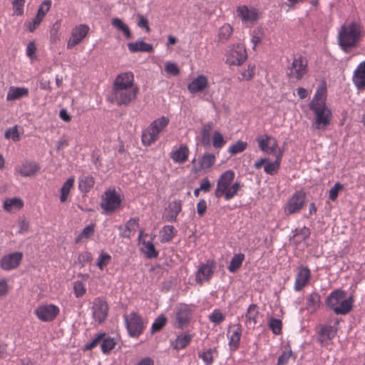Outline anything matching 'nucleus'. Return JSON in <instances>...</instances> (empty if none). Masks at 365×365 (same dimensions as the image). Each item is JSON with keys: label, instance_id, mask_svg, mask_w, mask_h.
Listing matches in <instances>:
<instances>
[{"label": "nucleus", "instance_id": "6e6552de", "mask_svg": "<svg viewBox=\"0 0 365 365\" xmlns=\"http://www.w3.org/2000/svg\"><path fill=\"white\" fill-rule=\"evenodd\" d=\"M306 203V194L302 190L296 191L283 207L284 213L291 215L300 212Z\"/></svg>", "mask_w": 365, "mask_h": 365}, {"label": "nucleus", "instance_id": "20e7f679", "mask_svg": "<svg viewBox=\"0 0 365 365\" xmlns=\"http://www.w3.org/2000/svg\"><path fill=\"white\" fill-rule=\"evenodd\" d=\"M352 297H346L345 291L338 289L331 292L326 299V304L336 314H346L352 308Z\"/></svg>", "mask_w": 365, "mask_h": 365}, {"label": "nucleus", "instance_id": "f257e3e1", "mask_svg": "<svg viewBox=\"0 0 365 365\" xmlns=\"http://www.w3.org/2000/svg\"><path fill=\"white\" fill-rule=\"evenodd\" d=\"M327 88L324 85L317 89L309 107L314 114V120L312 128L318 130H324L330 125L332 118L331 109L326 105Z\"/></svg>", "mask_w": 365, "mask_h": 365}, {"label": "nucleus", "instance_id": "49530a36", "mask_svg": "<svg viewBox=\"0 0 365 365\" xmlns=\"http://www.w3.org/2000/svg\"><path fill=\"white\" fill-rule=\"evenodd\" d=\"M111 260L112 257L108 253L104 251H101L98 258L96 259V264L98 268L102 271L111 262Z\"/></svg>", "mask_w": 365, "mask_h": 365}, {"label": "nucleus", "instance_id": "79ce46f5", "mask_svg": "<svg viewBox=\"0 0 365 365\" xmlns=\"http://www.w3.org/2000/svg\"><path fill=\"white\" fill-rule=\"evenodd\" d=\"M95 184L94 178L91 175L83 176L79 180L78 188L81 192L87 193Z\"/></svg>", "mask_w": 365, "mask_h": 365}, {"label": "nucleus", "instance_id": "13d9d810", "mask_svg": "<svg viewBox=\"0 0 365 365\" xmlns=\"http://www.w3.org/2000/svg\"><path fill=\"white\" fill-rule=\"evenodd\" d=\"M94 225L91 224L86 226L81 232V233L77 237L76 242H79L82 239H88L94 234Z\"/></svg>", "mask_w": 365, "mask_h": 365}, {"label": "nucleus", "instance_id": "c756f323", "mask_svg": "<svg viewBox=\"0 0 365 365\" xmlns=\"http://www.w3.org/2000/svg\"><path fill=\"white\" fill-rule=\"evenodd\" d=\"M192 335L190 334H182L178 335L174 340L170 341V346L176 350L185 349L191 341Z\"/></svg>", "mask_w": 365, "mask_h": 365}, {"label": "nucleus", "instance_id": "7c9ffc66", "mask_svg": "<svg viewBox=\"0 0 365 365\" xmlns=\"http://www.w3.org/2000/svg\"><path fill=\"white\" fill-rule=\"evenodd\" d=\"M128 48L131 53L139 51L150 53L153 51V45L142 40L128 43Z\"/></svg>", "mask_w": 365, "mask_h": 365}, {"label": "nucleus", "instance_id": "4c0bfd02", "mask_svg": "<svg viewBox=\"0 0 365 365\" xmlns=\"http://www.w3.org/2000/svg\"><path fill=\"white\" fill-rule=\"evenodd\" d=\"M111 24L118 31L123 32L126 38H130L132 34L128 26L119 18H113Z\"/></svg>", "mask_w": 365, "mask_h": 365}, {"label": "nucleus", "instance_id": "0eeeda50", "mask_svg": "<svg viewBox=\"0 0 365 365\" xmlns=\"http://www.w3.org/2000/svg\"><path fill=\"white\" fill-rule=\"evenodd\" d=\"M225 56V62L230 66H240L247 58L246 48L240 43L229 46L226 51Z\"/></svg>", "mask_w": 365, "mask_h": 365}, {"label": "nucleus", "instance_id": "6e6d98bb", "mask_svg": "<svg viewBox=\"0 0 365 365\" xmlns=\"http://www.w3.org/2000/svg\"><path fill=\"white\" fill-rule=\"evenodd\" d=\"M209 320L215 324H218L225 319V314L219 309H215L208 317Z\"/></svg>", "mask_w": 365, "mask_h": 365}, {"label": "nucleus", "instance_id": "e2e57ef3", "mask_svg": "<svg viewBox=\"0 0 365 365\" xmlns=\"http://www.w3.org/2000/svg\"><path fill=\"white\" fill-rule=\"evenodd\" d=\"M104 333L98 334L93 339L85 344L86 350H91L96 347L99 343H102V339L103 338Z\"/></svg>", "mask_w": 365, "mask_h": 365}, {"label": "nucleus", "instance_id": "bf43d9fd", "mask_svg": "<svg viewBox=\"0 0 365 365\" xmlns=\"http://www.w3.org/2000/svg\"><path fill=\"white\" fill-rule=\"evenodd\" d=\"M226 143L223 135L219 132L215 131L212 137V145L215 148H220Z\"/></svg>", "mask_w": 365, "mask_h": 365}, {"label": "nucleus", "instance_id": "7ed1b4c3", "mask_svg": "<svg viewBox=\"0 0 365 365\" xmlns=\"http://www.w3.org/2000/svg\"><path fill=\"white\" fill-rule=\"evenodd\" d=\"M361 26L358 23L349 22L341 26L337 41L341 48L346 53L357 46L361 38Z\"/></svg>", "mask_w": 365, "mask_h": 365}, {"label": "nucleus", "instance_id": "774afa93", "mask_svg": "<svg viewBox=\"0 0 365 365\" xmlns=\"http://www.w3.org/2000/svg\"><path fill=\"white\" fill-rule=\"evenodd\" d=\"M42 21H43V19L38 17V16H36L32 21L26 24L27 29L30 32L34 31V30L38 26V25L41 24V22Z\"/></svg>", "mask_w": 365, "mask_h": 365}, {"label": "nucleus", "instance_id": "9b49d317", "mask_svg": "<svg viewBox=\"0 0 365 365\" xmlns=\"http://www.w3.org/2000/svg\"><path fill=\"white\" fill-rule=\"evenodd\" d=\"M256 140L259 150L262 152L273 155H278L279 153L283 155V150L279 147L278 142L274 137L263 134L259 135Z\"/></svg>", "mask_w": 365, "mask_h": 365}, {"label": "nucleus", "instance_id": "4468645a", "mask_svg": "<svg viewBox=\"0 0 365 365\" xmlns=\"http://www.w3.org/2000/svg\"><path fill=\"white\" fill-rule=\"evenodd\" d=\"M23 259V253L14 252L4 255L0 259V268L4 271H11L16 269Z\"/></svg>", "mask_w": 365, "mask_h": 365}, {"label": "nucleus", "instance_id": "72a5a7b5", "mask_svg": "<svg viewBox=\"0 0 365 365\" xmlns=\"http://www.w3.org/2000/svg\"><path fill=\"white\" fill-rule=\"evenodd\" d=\"M216 348H210L200 352L198 356L203 361L205 365H212L214 359L217 356Z\"/></svg>", "mask_w": 365, "mask_h": 365}, {"label": "nucleus", "instance_id": "a19ab883", "mask_svg": "<svg viewBox=\"0 0 365 365\" xmlns=\"http://www.w3.org/2000/svg\"><path fill=\"white\" fill-rule=\"evenodd\" d=\"M320 304L319 294L316 292L312 293L307 299V309L310 312H314L319 308Z\"/></svg>", "mask_w": 365, "mask_h": 365}, {"label": "nucleus", "instance_id": "864d4df0", "mask_svg": "<svg viewBox=\"0 0 365 365\" xmlns=\"http://www.w3.org/2000/svg\"><path fill=\"white\" fill-rule=\"evenodd\" d=\"M232 33V26L228 24H225L222 26H221L219 30V34H218L219 38L221 41H226L230 37Z\"/></svg>", "mask_w": 365, "mask_h": 365}, {"label": "nucleus", "instance_id": "9d476101", "mask_svg": "<svg viewBox=\"0 0 365 365\" xmlns=\"http://www.w3.org/2000/svg\"><path fill=\"white\" fill-rule=\"evenodd\" d=\"M34 313L41 322H51L58 316L60 308L53 304L42 303L36 307Z\"/></svg>", "mask_w": 365, "mask_h": 365}, {"label": "nucleus", "instance_id": "f3484780", "mask_svg": "<svg viewBox=\"0 0 365 365\" xmlns=\"http://www.w3.org/2000/svg\"><path fill=\"white\" fill-rule=\"evenodd\" d=\"M237 16L242 23L247 25L255 24L259 18L260 13L258 9L247 6H240L237 8Z\"/></svg>", "mask_w": 365, "mask_h": 365}, {"label": "nucleus", "instance_id": "37998d69", "mask_svg": "<svg viewBox=\"0 0 365 365\" xmlns=\"http://www.w3.org/2000/svg\"><path fill=\"white\" fill-rule=\"evenodd\" d=\"M170 119L166 116H162L154 120L150 125L160 135V132L169 124Z\"/></svg>", "mask_w": 365, "mask_h": 365}, {"label": "nucleus", "instance_id": "338daca9", "mask_svg": "<svg viewBox=\"0 0 365 365\" xmlns=\"http://www.w3.org/2000/svg\"><path fill=\"white\" fill-rule=\"evenodd\" d=\"M92 254L88 251H85L78 255V260L82 266L91 262L92 261Z\"/></svg>", "mask_w": 365, "mask_h": 365}, {"label": "nucleus", "instance_id": "c03bdc74", "mask_svg": "<svg viewBox=\"0 0 365 365\" xmlns=\"http://www.w3.org/2000/svg\"><path fill=\"white\" fill-rule=\"evenodd\" d=\"M256 66L255 64H248L247 68L242 70L240 76L238 77L240 81H251L255 75Z\"/></svg>", "mask_w": 365, "mask_h": 365}, {"label": "nucleus", "instance_id": "f03ea898", "mask_svg": "<svg viewBox=\"0 0 365 365\" xmlns=\"http://www.w3.org/2000/svg\"><path fill=\"white\" fill-rule=\"evenodd\" d=\"M235 176V172L232 170H227L220 175L215 190L217 198L223 197L225 200H230L238 195L243 184L239 181L234 182Z\"/></svg>", "mask_w": 365, "mask_h": 365}, {"label": "nucleus", "instance_id": "603ef678", "mask_svg": "<svg viewBox=\"0 0 365 365\" xmlns=\"http://www.w3.org/2000/svg\"><path fill=\"white\" fill-rule=\"evenodd\" d=\"M5 138L6 139H11L14 142H17L20 140L21 136L20 133L19 131V128L17 125H14L9 129H7L5 132Z\"/></svg>", "mask_w": 365, "mask_h": 365}, {"label": "nucleus", "instance_id": "052dcab7", "mask_svg": "<svg viewBox=\"0 0 365 365\" xmlns=\"http://www.w3.org/2000/svg\"><path fill=\"white\" fill-rule=\"evenodd\" d=\"M282 322L279 319L272 318L269 322V327L274 334H279L282 331Z\"/></svg>", "mask_w": 365, "mask_h": 365}, {"label": "nucleus", "instance_id": "423d86ee", "mask_svg": "<svg viewBox=\"0 0 365 365\" xmlns=\"http://www.w3.org/2000/svg\"><path fill=\"white\" fill-rule=\"evenodd\" d=\"M138 93V87L112 89L108 100L118 106H127L136 99Z\"/></svg>", "mask_w": 365, "mask_h": 365}, {"label": "nucleus", "instance_id": "4d7b16f0", "mask_svg": "<svg viewBox=\"0 0 365 365\" xmlns=\"http://www.w3.org/2000/svg\"><path fill=\"white\" fill-rule=\"evenodd\" d=\"M51 6V0L43 1L38 7L36 16L43 19L48 11L50 10Z\"/></svg>", "mask_w": 365, "mask_h": 365}, {"label": "nucleus", "instance_id": "5fc2aeb1", "mask_svg": "<svg viewBox=\"0 0 365 365\" xmlns=\"http://www.w3.org/2000/svg\"><path fill=\"white\" fill-rule=\"evenodd\" d=\"M292 356V349H291L290 346H287L284 348V350L282 351V354L278 358L277 365L286 364Z\"/></svg>", "mask_w": 365, "mask_h": 365}, {"label": "nucleus", "instance_id": "a211bd4d", "mask_svg": "<svg viewBox=\"0 0 365 365\" xmlns=\"http://www.w3.org/2000/svg\"><path fill=\"white\" fill-rule=\"evenodd\" d=\"M108 312L107 302L102 298H95L92 305V314L95 321L99 324L102 323L107 318Z\"/></svg>", "mask_w": 365, "mask_h": 365}, {"label": "nucleus", "instance_id": "c9c22d12", "mask_svg": "<svg viewBox=\"0 0 365 365\" xmlns=\"http://www.w3.org/2000/svg\"><path fill=\"white\" fill-rule=\"evenodd\" d=\"M75 178L71 176L68 178L66 182L63 184L61 188L60 201L61 202H65L68 200V197L71 190L74 185Z\"/></svg>", "mask_w": 365, "mask_h": 365}, {"label": "nucleus", "instance_id": "ddd939ff", "mask_svg": "<svg viewBox=\"0 0 365 365\" xmlns=\"http://www.w3.org/2000/svg\"><path fill=\"white\" fill-rule=\"evenodd\" d=\"M89 26L85 24L76 26L71 31V36L67 41V48L71 49L81 43L89 32Z\"/></svg>", "mask_w": 365, "mask_h": 365}, {"label": "nucleus", "instance_id": "4be33fe9", "mask_svg": "<svg viewBox=\"0 0 365 365\" xmlns=\"http://www.w3.org/2000/svg\"><path fill=\"white\" fill-rule=\"evenodd\" d=\"M242 328L240 324L229 327L227 336L229 339V346L232 350L238 349L242 336Z\"/></svg>", "mask_w": 365, "mask_h": 365}, {"label": "nucleus", "instance_id": "a18cd8bd", "mask_svg": "<svg viewBox=\"0 0 365 365\" xmlns=\"http://www.w3.org/2000/svg\"><path fill=\"white\" fill-rule=\"evenodd\" d=\"M245 259V255L242 253H237L234 255L231 259L230 263L228 266L230 272H235L241 267L242 262Z\"/></svg>", "mask_w": 365, "mask_h": 365}, {"label": "nucleus", "instance_id": "2eb2a0df", "mask_svg": "<svg viewBox=\"0 0 365 365\" xmlns=\"http://www.w3.org/2000/svg\"><path fill=\"white\" fill-rule=\"evenodd\" d=\"M192 310L187 304H180L175 307V319L176 326L182 329L186 327L192 317Z\"/></svg>", "mask_w": 365, "mask_h": 365}, {"label": "nucleus", "instance_id": "f704fd0d", "mask_svg": "<svg viewBox=\"0 0 365 365\" xmlns=\"http://www.w3.org/2000/svg\"><path fill=\"white\" fill-rule=\"evenodd\" d=\"M118 339L111 337L104 333L102 343L101 345V351L103 354H109L117 344Z\"/></svg>", "mask_w": 365, "mask_h": 365}, {"label": "nucleus", "instance_id": "a878e982", "mask_svg": "<svg viewBox=\"0 0 365 365\" xmlns=\"http://www.w3.org/2000/svg\"><path fill=\"white\" fill-rule=\"evenodd\" d=\"M336 334V329L331 325L322 326L319 331V341L322 346H327Z\"/></svg>", "mask_w": 365, "mask_h": 365}, {"label": "nucleus", "instance_id": "39448f33", "mask_svg": "<svg viewBox=\"0 0 365 365\" xmlns=\"http://www.w3.org/2000/svg\"><path fill=\"white\" fill-rule=\"evenodd\" d=\"M123 196L115 189H108L102 195L101 207L103 213L110 215L121 208Z\"/></svg>", "mask_w": 365, "mask_h": 365}, {"label": "nucleus", "instance_id": "58836bf2", "mask_svg": "<svg viewBox=\"0 0 365 365\" xmlns=\"http://www.w3.org/2000/svg\"><path fill=\"white\" fill-rule=\"evenodd\" d=\"M282 155L281 153H279L278 155H274L276 158L274 162L266 163L264 170L267 174L272 175L278 171Z\"/></svg>", "mask_w": 365, "mask_h": 365}, {"label": "nucleus", "instance_id": "c85d7f7f", "mask_svg": "<svg viewBox=\"0 0 365 365\" xmlns=\"http://www.w3.org/2000/svg\"><path fill=\"white\" fill-rule=\"evenodd\" d=\"M29 88L26 87L10 86L6 94L7 101H14L29 96Z\"/></svg>", "mask_w": 365, "mask_h": 365}, {"label": "nucleus", "instance_id": "69168bd1", "mask_svg": "<svg viewBox=\"0 0 365 365\" xmlns=\"http://www.w3.org/2000/svg\"><path fill=\"white\" fill-rule=\"evenodd\" d=\"M343 189L344 187L341 184H340L339 182H336L334 187H332L329 191V199L333 201L335 200L338 197L339 190Z\"/></svg>", "mask_w": 365, "mask_h": 365}, {"label": "nucleus", "instance_id": "393cba45", "mask_svg": "<svg viewBox=\"0 0 365 365\" xmlns=\"http://www.w3.org/2000/svg\"><path fill=\"white\" fill-rule=\"evenodd\" d=\"M208 86L207 77L204 75H199L188 84L187 89L191 93H196L204 91Z\"/></svg>", "mask_w": 365, "mask_h": 365}, {"label": "nucleus", "instance_id": "6ab92c4d", "mask_svg": "<svg viewBox=\"0 0 365 365\" xmlns=\"http://www.w3.org/2000/svg\"><path fill=\"white\" fill-rule=\"evenodd\" d=\"M148 238V234L140 230L138 235L139 243L141 245L140 250L148 258H155L158 256V252L155 249L153 238Z\"/></svg>", "mask_w": 365, "mask_h": 365}, {"label": "nucleus", "instance_id": "2f4dec72", "mask_svg": "<svg viewBox=\"0 0 365 365\" xmlns=\"http://www.w3.org/2000/svg\"><path fill=\"white\" fill-rule=\"evenodd\" d=\"M24 206L23 200L19 197H12L5 200L3 209L8 212H13L21 209Z\"/></svg>", "mask_w": 365, "mask_h": 365}, {"label": "nucleus", "instance_id": "3c124183", "mask_svg": "<svg viewBox=\"0 0 365 365\" xmlns=\"http://www.w3.org/2000/svg\"><path fill=\"white\" fill-rule=\"evenodd\" d=\"M167 318L161 314L158 316L152 324L150 331L152 334L159 331L166 324Z\"/></svg>", "mask_w": 365, "mask_h": 365}, {"label": "nucleus", "instance_id": "09e8293b", "mask_svg": "<svg viewBox=\"0 0 365 365\" xmlns=\"http://www.w3.org/2000/svg\"><path fill=\"white\" fill-rule=\"evenodd\" d=\"M247 145L248 144L247 142L238 140L229 147L228 152L231 155H235L237 153L243 152L247 148Z\"/></svg>", "mask_w": 365, "mask_h": 365}, {"label": "nucleus", "instance_id": "bb28decb", "mask_svg": "<svg viewBox=\"0 0 365 365\" xmlns=\"http://www.w3.org/2000/svg\"><path fill=\"white\" fill-rule=\"evenodd\" d=\"M39 170V165L34 162H24L20 166L16 168V170L24 177L34 176Z\"/></svg>", "mask_w": 365, "mask_h": 365}, {"label": "nucleus", "instance_id": "b1692460", "mask_svg": "<svg viewBox=\"0 0 365 365\" xmlns=\"http://www.w3.org/2000/svg\"><path fill=\"white\" fill-rule=\"evenodd\" d=\"M190 150L187 145L182 144L178 148H175L170 153V158L175 163H184L188 159Z\"/></svg>", "mask_w": 365, "mask_h": 365}, {"label": "nucleus", "instance_id": "e433bc0d", "mask_svg": "<svg viewBox=\"0 0 365 365\" xmlns=\"http://www.w3.org/2000/svg\"><path fill=\"white\" fill-rule=\"evenodd\" d=\"M175 235V227L173 225H165L160 231L159 239L162 243L168 242Z\"/></svg>", "mask_w": 365, "mask_h": 365}, {"label": "nucleus", "instance_id": "412c9836", "mask_svg": "<svg viewBox=\"0 0 365 365\" xmlns=\"http://www.w3.org/2000/svg\"><path fill=\"white\" fill-rule=\"evenodd\" d=\"M245 324L249 328L255 329L262 324V314L257 305L250 304L245 314Z\"/></svg>", "mask_w": 365, "mask_h": 365}, {"label": "nucleus", "instance_id": "680f3d73", "mask_svg": "<svg viewBox=\"0 0 365 365\" xmlns=\"http://www.w3.org/2000/svg\"><path fill=\"white\" fill-rule=\"evenodd\" d=\"M14 14L21 16L24 14L25 0H14L12 1Z\"/></svg>", "mask_w": 365, "mask_h": 365}, {"label": "nucleus", "instance_id": "1a4fd4ad", "mask_svg": "<svg viewBox=\"0 0 365 365\" xmlns=\"http://www.w3.org/2000/svg\"><path fill=\"white\" fill-rule=\"evenodd\" d=\"M123 317L129 336L132 337L139 336L145 329L144 322L140 315L133 312L124 315Z\"/></svg>", "mask_w": 365, "mask_h": 365}, {"label": "nucleus", "instance_id": "ea45409f", "mask_svg": "<svg viewBox=\"0 0 365 365\" xmlns=\"http://www.w3.org/2000/svg\"><path fill=\"white\" fill-rule=\"evenodd\" d=\"M182 210V203L180 200H174L170 202L168 205V220H175L177 216Z\"/></svg>", "mask_w": 365, "mask_h": 365}, {"label": "nucleus", "instance_id": "f8f14e48", "mask_svg": "<svg viewBox=\"0 0 365 365\" xmlns=\"http://www.w3.org/2000/svg\"><path fill=\"white\" fill-rule=\"evenodd\" d=\"M215 269V262L213 260H208L206 263L201 264L195 272V282L202 284L207 282L212 278Z\"/></svg>", "mask_w": 365, "mask_h": 365}, {"label": "nucleus", "instance_id": "0e129e2a", "mask_svg": "<svg viewBox=\"0 0 365 365\" xmlns=\"http://www.w3.org/2000/svg\"><path fill=\"white\" fill-rule=\"evenodd\" d=\"M165 71L168 74L172 76H178L180 70L176 63L173 62H167L165 65Z\"/></svg>", "mask_w": 365, "mask_h": 365}, {"label": "nucleus", "instance_id": "aec40b11", "mask_svg": "<svg viewBox=\"0 0 365 365\" xmlns=\"http://www.w3.org/2000/svg\"><path fill=\"white\" fill-rule=\"evenodd\" d=\"M138 87L135 83L134 74L131 71L119 73L114 79L112 89Z\"/></svg>", "mask_w": 365, "mask_h": 365}, {"label": "nucleus", "instance_id": "5701e85b", "mask_svg": "<svg viewBox=\"0 0 365 365\" xmlns=\"http://www.w3.org/2000/svg\"><path fill=\"white\" fill-rule=\"evenodd\" d=\"M310 277V269L307 267H300L295 278L294 290L297 292L301 291L308 284Z\"/></svg>", "mask_w": 365, "mask_h": 365}, {"label": "nucleus", "instance_id": "8fccbe9b", "mask_svg": "<svg viewBox=\"0 0 365 365\" xmlns=\"http://www.w3.org/2000/svg\"><path fill=\"white\" fill-rule=\"evenodd\" d=\"M73 294L76 298L83 297L86 293L85 284L79 280L75 281L73 284Z\"/></svg>", "mask_w": 365, "mask_h": 365}, {"label": "nucleus", "instance_id": "cd10ccee", "mask_svg": "<svg viewBox=\"0 0 365 365\" xmlns=\"http://www.w3.org/2000/svg\"><path fill=\"white\" fill-rule=\"evenodd\" d=\"M353 82L358 89L365 90V61L360 63L355 69Z\"/></svg>", "mask_w": 365, "mask_h": 365}, {"label": "nucleus", "instance_id": "dca6fc26", "mask_svg": "<svg viewBox=\"0 0 365 365\" xmlns=\"http://www.w3.org/2000/svg\"><path fill=\"white\" fill-rule=\"evenodd\" d=\"M307 72V60L302 56H299L294 58L291 66L289 67V73L288 76L297 80L302 77Z\"/></svg>", "mask_w": 365, "mask_h": 365}, {"label": "nucleus", "instance_id": "de8ad7c7", "mask_svg": "<svg viewBox=\"0 0 365 365\" xmlns=\"http://www.w3.org/2000/svg\"><path fill=\"white\" fill-rule=\"evenodd\" d=\"M215 163V156L212 153H205L200 161V168L202 169H208L211 168Z\"/></svg>", "mask_w": 365, "mask_h": 365}, {"label": "nucleus", "instance_id": "473e14b6", "mask_svg": "<svg viewBox=\"0 0 365 365\" xmlns=\"http://www.w3.org/2000/svg\"><path fill=\"white\" fill-rule=\"evenodd\" d=\"M159 138L158 134L149 125L142 133V143L145 146H150Z\"/></svg>", "mask_w": 365, "mask_h": 365}]
</instances>
